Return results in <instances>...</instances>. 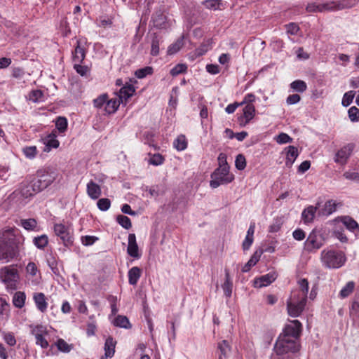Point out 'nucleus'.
<instances>
[{"label":"nucleus","instance_id":"62","mask_svg":"<svg viewBox=\"0 0 359 359\" xmlns=\"http://www.w3.org/2000/svg\"><path fill=\"white\" fill-rule=\"evenodd\" d=\"M46 335H41L40 337H35L36 344L40 346L42 348H47L49 346V343L45 338Z\"/></svg>","mask_w":359,"mask_h":359},{"label":"nucleus","instance_id":"52","mask_svg":"<svg viewBox=\"0 0 359 359\" xmlns=\"http://www.w3.org/2000/svg\"><path fill=\"white\" fill-rule=\"evenodd\" d=\"M235 166L239 170H243L246 167V159L243 154H238L235 161Z\"/></svg>","mask_w":359,"mask_h":359},{"label":"nucleus","instance_id":"51","mask_svg":"<svg viewBox=\"0 0 359 359\" xmlns=\"http://www.w3.org/2000/svg\"><path fill=\"white\" fill-rule=\"evenodd\" d=\"M274 139L276 142L280 144L290 143L292 142V138L285 133H280Z\"/></svg>","mask_w":359,"mask_h":359},{"label":"nucleus","instance_id":"64","mask_svg":"<svg viewBox=\"0 0 359 359\" xmlns=\"http://www.w3.org/2000/svg\"><path fill=\"white\" fill-rule=\"evenodd\" d=\"M287 32L290 34L294 35L297 34L298 31L299 30V27L297 24L291 22L288 25H285Z\"/></svg>","mask_w":359,"mask_h":359},{"label":"nucleus","instance_id":"7","mask_svg":"<svg viewBox=\"0 0 359 359\" xmlns=\"http://www.w3.org/2000/svg\"><path fill=\"white\" fill-rule=\"evenodd\" d=\"M358 0L330 1L320 4V13L325 11H336L353 7Z\"/></svg>","mask_w":359,"mask_h":359},{"label":"nucleus","instance_id":"60","mask_svg":"<svg viewBox=\"0 0 359 359\" xmlns=\"http://www.w3.org/2000/svg\"><path fill=\"white\" fill-rule=\"evenodd\" d=\"M4 339L6 344L11 346H13L16 344V339L13 333L6 332L4 334Z\"/></svg>","mask_w":359,"mask_h":359},{"label":"nucleus","instance_id":"11","mask_svg":"<svg viewBox=\"0 0 359 359\" xmlns=\"http://www.w3.org/2000/svg\"><path fill=\"white\" fill-rule=\"evenodd\" d=\"M41 191L38 184L36 183L35 180L31 182L25 181L21 184L20 189L18 191L22 198H27L35 195L36 193Z\"/></svg>","mask_w":359,"mask_h":359},{"label":"nucleus","instance_id":"38","mask_svg":"<svg viewBox=\"0 0 359 359\" xmlns=\"http://www.w3.org/2000/svg\"><path fill=\"white\" fill-rule=\"evenodd\" d=\"M29 327L31 334L34 335V337H40L41 335H48L47 328L42 325H32Z\"/></svg>","mask_w":359,"mask_h":359},{"label":"nucleus","instance_id":"23","mask_svg":"<svg viewBox=\"0 0 359 359\" xmlns=\"http://www.w3.org/2000/svg\"><path fill=\"white\" fill-rule=\"evenodd\" d=\"M262 253V250H256L248 262L242 268V271L244 273L249 271L250 269L259 262Z\"/></svg>","mask_w":359,"mask_h":359},{"label":"nucleus","instance_id":"42","mask_svg":"<svg viewBox=\"0 0 359 359\" xmlns=\"http://www.w3.org/2000/svg\"><path fill=\"white\" fill-rule=\"evenodd\" d=\"M202 4L210 10H219L222 6V0H205L202 2Z\"/></svg>","mask_w":359,"mask_h":359},{"label":"nucleus","instance_id":"2","mask_svg":"<svg viewBox=\"0 0 359 359\" xmlns=\"http://www.w3.org/2000/svg\"><path fill=\"white\" fill-rule=\"evenodd\" d=\"M320 260L323 265L329 269H339L346 261L345 254L339 250H323L320 253Z\"/></svg>","mask_w":359,"mask_h":359},{"label":"nucleus","instance_id":"47","mask_svg":"<svg viewBox=\"0 0 359 359\" xmlns=\"http://www.w3.org/2000/svg\"><path fill=\"white\" fill-rule=\"evenodd\" d=\"M183 46V39H178L175 43H172L168 47V53L173 55L177 53Z\"/></svg>","mask_w":359,"mask_h":359},{"label":"nucleus","instance_id":"32","mask_svg":"<svg viewBox=\"0 0 359 359\" xmlns=\"http://www.w3.org/2000/svg\"><path fill=\"white\" fill-rule=\"evenodd\" d=\"M349 315L354 323H359V297L352 302Z\"/></svg>","mask_w":359,"mask_h":359},{"label":"nucleus","instance_id":"4","mask_svg":"<svg viewBox=\"0 0 359 359\" xmlns=\"http://www.w3.org/2000/svg\"><path fill=\"white\" fill-rule=\"evenodd\" d=\"M18 229L15 227L3 229L0 231V242L21 250L23 247L25 237L19 233H16Z\"/></svg>","mask_w":359,"mask_h":359},{"label":"nucleus","instance_id":"50","mask_svg":"<svg viewBox=\"0 0 359 359\" xmlns=\"http://www.w3.org/2000/svg\"><path fill=\"white\" fill-rule=\"evenodd\" d=\"M10 312V304L6 299L0 298V315L8 316Z\"/></svg>","mask_w":359,"mask_h":359},{"label":"nucleus","instance_id":"41","mask_svg":"<svg viewBox=\"0 0 359 359\" xmlns=\"http://www.w3.org/2000/svg\"><path fill=\"white\" fill-rule=\"evenodd\" d=\"M290 88L296 92L303 93L306 90L307 85L302 80H296L290 83Z\"/></svg>","mask_w":359,"mask_h":359},{"label":"nucleus","instance_id":"37","mask_svg":"<svg viewBox=\"0 0 359 359\" xmlns=\"http://www.w3.org/2000/svg\"><path fill=\"white\" fill-rule=\"evenodd\" d=\"M114 325L116 327L128 329L131 327V325L126 316L118 315L114 320Z\"/></svg>","mask_w":359,"mask_h":359},{"label":"nucleus","instance_id":"56","mask_svg":"<svg viewBox=\"0 0 359 359\" xmlns=\"http://www.w3.org/2000/svg\"><path fill=\"white\" fill-rule=\"evenodd\" d=\"M97 205L100 210L106 211L110 208L111 201L106 198H100L97 201Z\"/></svg>","mask_w":359,"mask_h":359},{"label":"nucleus","instance_id":"16","mask_svg":"<svg viewBox=\"0 0 359 359\" xmlns=\"http://www.w3.org/2000/svg\"><path fill=\"white\" fill-rule=\"evenodd\" d=\"M285 154V166L291 168L299 156L298 149L294 146H288L283 150Z\"/></svg>","mask_w":359,"mask_h":359},{"label":"nucleus","instance_id":"35","mask_svg":"<svg viewBox=\"0 0 359 359\" xmlns=\"http://www.w3.org/2000/svg\"><path fill=\"white\" fill-rule=\"evenodd\" d=\"M154 25L158 28H164L166 23V17L161 11L156 12L153 16Z\"/></svg>","mask_w":359,"mask_h":359},{"label":"nucleus","instance_id":"39","mask_svg":"<svg viewBox=\"0 0 359 359\" xmlns=\"http://www.w3.org/2000/svg\"><path fill=\"white\" fill-rule=\"evenodd\" d=\"M34 245L41 250L45 248L48 243V238L46 235L43 234L37 237H34L33 239Z\"/></svg>","mask_w":359,"mask_h":359},{"label":"nucleus","instance_id":"40","mask_svg":"<svg viewBox=\"0 0 359 359\" xmlns=\"http://www.w3.org/2000/svg\"><path fill=\"white\" fill-rule=\"evenodd\" d=\"M355 283L353 281L348 282L346 285L341 290L339 296L341 298L348 297L354 290Z\"/></svg>","mask_w":359,"mask_h":359},{"label":"nucleus","instance_id":"12","mask_svg":"<svg viewBox=\"0 0 359 359\" xmlns=\"http://www.w3.org/2000/svg\"><path fill=\"white\" fill-rule=\"evenodd\" d=\"M54 231L60 238L65 245L67 246L72 244L73 238L70 234L68 226L62 224H55L54 225Z\"/></svg>","mask_w":359,"mask_h":359},{"label":"nucleus","instance_id":"48","mask_svg":"<svg viewBox=\"0 0 359 359\" xmlns=\"http://www.w3.org/2000/svg\"><path fill=\"white\" fill-rule=\"evenodd\" d=\"M149 156H151V157L149 160V163L151 165H160L163 164L164 162L165 158L160 154H152V155L149 154Z\"/></svg>","mask_w":359,"mask_h":359},{"label":"nucleus","instance_id":"61","mask_svg":"<svg viewBox=\"0 0 359 359\" xmlns=\"http://www.w3.org/2000/svg\"><path fill=\"white\" fill-rule=\"evenodd\" d=\"M306 11L308 13H320V4H317L316 2L309 3L306 7Z\"/></svg>","mask_w":359,"mask_h":359},{"label":"nucleus","instance_id":"59","mask_svg":"<svg viewBox=\"0 0 359 359\" xmlns=\"http://www.w3.org/2000/svg\"><path fill=\"white\" fill-rule=\"evenodd\" d=\"M56 128L58 129L60 132H64L66 130L67 128V121L65 117H58L56 123Z\"/></svg>","mask_w":359,"mask_h":359},{"label":"nucleus","instance_id":"45","mask_svg":"<svg viewBox=\"0 0 359 359\" xmlns=\"http://www.w3.org/2000/svg\"><path fill=\"white\" fill-rule=\"evenodd\" d=\"M22 152L27 158L32 159L36 156L38 151L36 146H29L24 147Z\"/></svg>","mask_w":359,"mask_h":359},{"label":"nucleus","instance_id":"19","mask_svg":"<svg viewBox=\"0 0 359 359\" xmlns=\"http://www.w3.org/2000/svg\"><path fill=\"white\" fill-rule=\"evenodd\" d=\"M86 49L81 46V41H76V46L72 52V60L74 64L76 62H83L86 57Z\"/></svg>","mask_w":359,"mask_h":359},{"label":"nucleus","instance_id":"30","mask_svg":"<svg viewBox=\"0 0 359 359\" xmlns=\"http://www.w3.org/2000/svg\"><path fill=\"white\" fill-rule=\"evenodd\" d=\"M116 341L111 337H108L104 343V351L106 358H111L115 353Z\"/></svg>","mask_w":359,"mask_h":359},{"label":"nucleus","instance_id":"29","mask_svg":"<svg viewBox=\"0 0 359 359\" xmlns=\"http://www.w3.org/2000/svg\"><path fill=\"white\" fill-rule=\"evenodd\" d=\"M222 287L223 289L224 295L226 297H230L232 294L233 283L231 280L230 274L228 269H225V280L222 284Z\"/></svg>","mask_w":359,"mask_h":359},{"label":"nucleus","instance_id":"1","mask_svg":"<svg viewBox=\"0 0 359 359\" xmlns=\"http://www.w3.org/2000/svg\"><path fill=\"white\" fill-rule=\"evenodd\" d=\"M299 287L292 290L287 300V311L290 316H299L304 310L309 292V282L306 278L298 281Z\"/></svg>","mask_w":359,"mask_h":359},{"label":"nucleus","instance_id":"57","mask_svg":"<svg viewBox=\"0 0 359 359\" xmlns=\"http://www.w3.org/2000/svg\"><path fill=\"white\" fill-rule=\"evenodd\" d=\"M159 39L156 35H154L151 41V54L152 55H157L159 53Z\"/></svg>","mask_w":359,"mask_h":359},{"label":"nucleus","instance_id":"3","mask_svg":"<svg viewBox=\"0 0 359 359\" xmlns=\"http://www.w3.org/2000/svg\"><path fill=\"white\" fill-rule=\"evenodd\" d=\"M0 280L8 290H15L20 282V274L15 265L6 266L0 269Z\"/></svg>","mask_w":359,"mask_h":359},{"label":"nucleus","instance_id":"31","mask_svg":"<svg viewBox=\"0 0 359 359\" xmlns=\"http://www.w3.org/2000/svg\"><path fill=\"white\" fill-rule=\"evenodd\" d=\"M339 219L348 230L353 232L359 229V226L357 222L349 216H344L340 217Z\"/></svg>","mask_w":359,"mask_h":359},{"label":"nucleus","instance_id":"55","mask_svg":"<svg viewBox=\"0 0 359 359\" xmlns=\"http://www.w3.org/2000/svg\"><path fill=\"white\" fill-rule=\"evenodd\" d=\"M82 62H76L74 64V69L76 72L83 76L87 75V74L90 72V69L87 66L81 65Z\"/></svg>","mask_w":359,"mask_h":359},{"label":"nucleus","instance_id":"15","mask_svg":"<svg viewBox=\"0 0 359 359\" xmlns=\"http://www.w3.org/2000/svg\"><path fill=\"white\" fill-rule=\"evenodd\" d=\"M243 115L238 120L240 125L245 126L254 118L255 115V107L253 104H246L243 109Z\"/></svg>","mask_w":359,"mask_h":359},{"label":"nucleus","instance_id":"27","mask_svg":"<svg viewBox=\"0 0 359 359\" xmlns=\"http://www.w3.org/2000/svg\"><path fill=\"white\" fill-rule=\"evenodd\" d=\"M45 147L43 151L49 152L52 149H56L59 147V141L55 135H49L44 140Z\"/></svg>","mask_w":359,"mask_h":359},{"label":"nucleus","instance_id":"14","mask_svg":"<svg viewBox=\"0 0 359 359\" xmlns=\"http://www.w3.org/2000/svg\"><path fill=\"white\" fill-rule=\"evenodd\" d=\"M354 149L353 144H348L339 149L334 158L336 163L345 165Z\"/></svg>","mask_w":359,"mask_h":359},{"label":"nucleus","instance_id":"9","mask_svg":"<svg viewBox=\"0 0 359 359\" xmlns=\"http://www.w3.org/2000/svg\"><path fill=\"white\" fill-rule=\"evenodd\" d=\"M302 330V323L298 320H294L290 321V323L285 327L283 333L280 334V336L297 340L300 336Z\"/></svg>","mask_w":359,"mask_h":359},{"label":"nucleus","instance_id":"21","mask_svg":"<svg viewBox=\"0 0 359 359\" xmlns=\"http://www.w3.org/2000/svg\"><path fill=\"white\" fill-rule=\"evenodd\" d=\"M87 194L90 198L95 200L100 196L102 190L98 184L90 180L87 184Z\"/></svg>","mask_w":359,"mask_h":359},{"label":"nucleus","instance_id":"10","mask_svg":"<svg viewBox=\"0 0 359 359\" xmlns=\"http://www.w3.org/2000/svg\"><path fill=\"white\" fill-rule=\"evenodd\" d=\"M323 245L322 236L315 231L310 233L304 242V250L307 252H313L320 248Z\"/></svg>","mask_w":359,"mask_h":359},{"label":"nucleus","instance_id":"20","mask_svg":"<svg viewBox=\"0 0 359 359\" xmlns=\"http://www.w3.org/2000/svg\"><path fill=\"white\" fill-rule=\"evenodd\" d=\"M33 299L38 310H39L42 313L46 311L48 308V302L46 301V297L43 293H34L33 296Z\"/></svg>","mask_w":359,"mask_h":359},{"label":"nucleus","instance_id":"53","mask_svg":"<svg viewBox=\"0 0 359 359\" xmlns=\"http://www.w3.org/2000/svg\"><path fill=\"white\" fill-rule=\"evenodd\" d=\"M117 222L126 229H129L132 226L130 219L125 215H118L117 217Z\"/></svg>","mask_w":359,"mask_h":359},{"label":"nucleus","instance_id":"24","mask_svg":"<svg viewBox=\"0 0 359 359\" xmlns=\"http://www.w3.org/2000/svg\"><path fill=\"white\" fill-rule=\"evenodd\" d=\"M276 278L275 273H267L255 280V284L258 287H265L273 283Z\"/></svg>","mask_w":359,"mask_h":359},{"label":"nucleus","instance_id":"36","mask_svg":"<svg viewBox=\"0 0 359 359\" xmlns=\"http://www.w3.org/2000/svg\"><path fill=\"white\" fill-rule=\"evenodd\" d=\"M187 140L184 135H180L174 140L173 146L177 151H183L187 147Z\"/></svg>","mask_w":359,"mask_h":359},{"label":"nucleus","instance_id":"5","mask_svg":"<svg viewBox=\"0 0 359 359\" xmlns=\"http://www.w3.org/2000/svg\"><path fill=\"white\" fill-rule=\"evenodd\" d=\"M300 345L297 340L286 337L279 336L273 348L275 353L282 355L288 353H297Z\"/></svg>","mask_w":359,"mask_h":359},{"label":"nucleus","instance_id":"17","mask_svg":"<svg viewBox=\"0 0 359 359\" xmlns=\"http://www.w3.org/2000/svg\"><path fill=\"white\" fill-rule=\"evenodd\" d=\"M127 252L130 257L135 259H138L140 257L138 245L136 242V236L134 233H130L128 236Z\"/></svg>","mask_w":359,"mask_h":359},{"label":"nucleus","instance_id":"13","mask_svg":"<svg viewBox=\"0 0 359 359\" xmlns=\"http://www.w3.org/2000/svg\"><path fill=\"white\" fill-rule=\"evenodd\" d=\"M20 250L0 242V261L8 262L17 257Z\"/></svg>","mask_w":359,"mask_h":359},{"label":"nucleus","instance_id":"22","mask_svg":"<svg viewBox=\"0 0 359 359\" xmlns=\"http://www.w3.org/2000/svg\"><path fill=\"white\" fill-rule=\"evenodd\" d=\"M134 93L135 88L133 85L125 86L120 89L118 97L122 103L126 102L128 99Z\"/></svg>","mask_w":359,"mask_h":359},{"label":"nucleus","instance_id":"34","mask_svg":"<svg viewBox=\"0 0 359 359\" xmlns=\"http://www.w3.org/2000/svg\"><path fill=\"white\" fill-rule=\"evenodd\" d=\"M122 103L118 97L112 98L107 100V104L105 106V111L108 114L114 113L118 108L120 104Z\"/></svg>","mask_w":359,"mask_h":359},{"label":"nucleus","instance_id":"26","mask_svg":"<svg viewBox=\"0 0 359 359\" xmlns=\"http://www.w3.org/2000/svg\"><path fill=\"white\" fill-rule=\"evenodd\" d=\"M142 275L141 269L137 266H133L128 271V282L132 285H136Z\"/></svg>","mask_w":359,"mask_h":359},{"label":"nucleus","instance_id":"63","mask_svg":"<svg viewBox=\"0 0 359 359\" xmlns=\"http://www.w3.org/2000/svg\"><path fill=\"white\" fill-rule=\"evenodd\" d=\"M343 176L347 180L359 183V172L347 171L343 174Z\"/></svg>","mask_w":359,"mask_h":359},{"label":"nucleus","instance_id":"46","mask_svg":"<svg viewBox=\"0 0 359 359\" xmlns=\"http://www.w3.org/2000/svg\"><path fill=\"white\" fill-rule=\"evenodd\" d=\"M187 65L177 64L170 70V73L172 76H176L180 74L187 72Z\"/></svg>","mask_w":359,"mask_h":359},{"label":"nucleus","instance_id":"28","mask_svg":"<svg viewBox=\"0 0 359 359\" xmlns=\"http://www.w3.org/2000/svg\"><path fill=\"white\" fill-rule=\"evenodd\" d=\"M18 225L23 227L27 231H36L38 226V222L34 218L29 219H21L18 223Z\"/></svg>","mask_w":359,"mask_h":359},{"label":"nucleus","instance_id":"33","mask_svg":"<svg viewBox=\"0 0 359 359\" xmlns=\"http://www.w3.org/2000/svg\"><path fill=\"white\" fill-rule=\"evenodd\" d=\"M26 295L24 292H16L13 297V304L18 309H21L25 306Z\"/></svg>","mask_w":359,"mask_h":359},{"label":"nucleus","instance_id":"18","mask_svg":"<svg viewBox=\"0 0 359 359\" xmlns=\"http://www.w3.org/2000/svg\"><path fill=\"white\" fill-rule=\"evenodd\" d=\"M339 204L334 200H329L325 202L323 208L318 209V215L319 216H328L336 211Z\"/></svg>","mask_w":359,"mask_h":359},{"label":"nucleus","instance_id":"54","mask_svg":"<svg viewBox=\"0 0 359 359\" xmlns=\"http://www.w3.org/2000/svg\"><path fill=\"white\" fill-rule=\"evenodd\" d=\"M57 348L64 353H69L72 349V346L68 344L64 339H60L57 341Z\"/></svg>","mask_w":359,"mask_h":359},{"label":"nucleus","instance_id":"49","mask_svg":"<svg viewBox=\"0 0 359 359\" xmlns=\"http://www.w3.org/2000/svg\"><path fill=\"white\" fill-rule=\"evenodd\" d=\"M108 95L107 93L100 95L97 98L93 100L94 107L96 108H101L104 104H107Z\"/></svg>","mask_w":359,"mask_h":359},{"label":"nucleus","instance_id":"44","mask_svg":"<svg viewBox=\"0 0 359 359\" xmlns=\"http://www.w3.org/2000/svg\"><path fill=\"white\" fill-rule=\"evenodd\" d=\"M153 74V68L151 67H145L142 69H139L135 72V75L138 79H143L147 75Z\"/></svg>","mask_w":359,"mask_h":359},{"label":"nucleus","instance_id":"8","mask_svg":"<svg viewBox=\"0 0 359 359\" xmlns=\"http://www.w3.org/2000/svg\"><path fill=\"white\" fill-rule=\"evenodd\" d=\"M57 177V173L55 171L50 170H45L38 172V179L34 180L36 183L38 184L40 190L46 189L48 186L52 184Z\"/></svg>","mask_w":359,"mask_h":359},{"label":"nucleus","instance_id":"25","mask_svg":"<svg viewBox=\"0 0 359 359\" xmlns=\"http://www.w3.org/2000/svg\"><path fill=\"white\" fill-rule=\"evenodd\" d=\"M317 205L316 207L310 205L304 210L302 217L305 223L311 222L313 220L316 210L319 208V203Z\"/></svg>","mask_w":359,"mask_h":359},{"label":"nucleus","instance_id":"6","mask_svg":"<svg viewBox=\"0 0 359 359\" xmlns=\"http://www.w3.org/2000/svg\"><path fill=\"white\" fill-rule=\"evenodd\" d=\"M210 185L215 189L221 184H229L234 180V175L229 172V168L218 167L211 175Z\"/></svg>","mask_w":359,"mask_h":359},{"label":"nucleus","instance_id":"43","mask_svg":"<svg viewBox=\"0 0 359 359\" xmlns=\"http://www.w3.org/2000/svg\"><path fill=\"white\" fill-rule=\"evenodd\" d=\"M355 95V92L353 90H350V91L345 93L343 96L342 101H341L342 105L344 107L349 106L352 103Z\"/></svg>","mask_w":359,"mask_h":359},{"label":"nucleus","instance_id":"58","mask_svg":"<svg viewBox=\"0 0 359 359\" xmlns=\"http://www.w3.org/2000/svg\"><path fill=\"white\" fill-rule=\"evenodd\" d=\"M348 117L352 122H356L359 121V109L356 107H351L348 111Z\"/></svg>","mask_w":359,"mask_h":359}]
</instances>
